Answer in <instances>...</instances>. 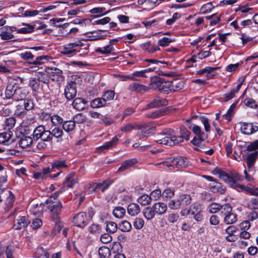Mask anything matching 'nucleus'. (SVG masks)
I'll use <instances>...</instances> for the list:
<instances>
[{"mask_svg":"<svg viewBox=\"0 0 258 258\" xmlns=\"http://www.w3.org/2000/svg\"><path fill=\"white\" fill-rule=\"evenodd\" d=\"M152 207L155 213L158 215H162L165 213L167 209L166 204L162 202L155 203Z\"/></svg>","mask_w":258,"mask_h":258,"instance_id":"obj_22","label":"nucleus"},{"mask_svg":"<svg viewBox=\"0 0 258 258\" xmlns=\"http://www.w3.org/2000/svg\"><path fill=\"white\" fill-rule=\"evenodd\" d=\"M19 86L18 83L15 81H10L8 82L5 91L6 98L10 99L14 97L15 93Z\"/></svg>","mask_w":258,"mask_h":258,"instance_id":"obj_10","label":"nucleus"},{"mask_svg":"<svg viewBox=\"0 0 258 258\" xmlns=\"http://www.w3.org/2000/svg\"><path fill=\"white\" fill-rule=\"evenodd\" d=\"M257 156L258 151H255L252 153L247 154L245 160L247 164L248 172H254V165L255 164Z\"/></svg>","mask_w":258,"mask_h":258,"instance_id":"obj_11","label":"nucleus"},{"mask_svg":"<svg viewBox=\"0 0 258 258\" xmlns=\"http://www.w3.org/2000/svg\"><path fill=\"white\" fill-rule=\"evenodd\" d=\"M68 165L67 164V160L62 158L54 160L51 164V167H49L50 173L58 171L57 173L50 175L51 178H56L58 177L63 176V174L61 171V169L67 168Z\"/></svg>","mask_w":258,"mask_h":258,"instance_id":"obj_2","label":"nucleus"},{"mask_svg":"<svg viewBox=\"0 0 258 258\" xmlns=\"http://www.w3.org/2000/svg\"><path fill=\"white\" fill-rule=\"evenodd\" d=\"M162 79L158 76H154L151 78V82L148 88L154 90L159 91L162 84Z\"/></svg>","mask_w":258,"mask_h":258,"instance_id":"obj_18","label":"nucleus"},{"mask_svg":"<svg viewBox=\"0 0 258 258\" xmlns=\"http://www.w3.org/2000/svg\"><path fill=\"white\" fill-rule=\"evenodd\" d=\"M87 230L92 234L97 235L101 232V227L100 225L93 223L87 228Z\"/></svg>","mask_w":258,"mask_h":258,"instance_id":"obj_45","label":"nucleus"},{"mask_svg":"<svg viewBox=\"0 0 258 258\" xmlns=\"http://www.w3.org/2000/svg\"><path fill=\"white\" fill-rule=\"evenodd\" d=\"M128 89L132 92H136L141 94L144 93L149 90L148 86L137 82L130 84L128 87Z\"/></svg>","mask_w":258,"mask_h":258,"instance_id":"obj_12","label":"nucleus"},{"mask_svg":"<svg viewBox=\"0 0 258 258\" xmlns=\"http://www.w3.org/2000/svg\"><path fill=\"white\" fill-rule=\"evenodd\" d=\"M221 205L216 203H212L208 207V211L210 213H216L221 210Z\"/></svg>","mask_w":258,"mask_h":258,"instance_id":"obj_61","label":"nucleus"},{"mask_svg":"<svg viewBox=\"0 0 258 258\" xmlns=\"http://www.w3.org/2000/svg\"><path fill=\"white\" fill-rule=\"evenodd\" d=\"M138 202L142 205H148L151 202V198L147 195L141 196L138 200Z\"/></svg>","mask_w":258,"mask_h":258,"instance_id":"obj_59","label":"nucleus"},{"mask_svg":"<svg viewBox=\"0 0 258 258\" xmlns=\"http://www.w3.org/2000/svg\"><path fill=\"white\" fill-rule=\"evenodd\" d=\"M26 96V93L25 90L18 86L13 99L16 100H22L25 98Z\"/></svg>","mask_w":258,"mask_h":258,"instance_id":"obj_52","label":"nucleus"},{"mask_svg":"<svg viewBox=\"0 0 258 258\" xmlns=\"http://www.w3.org/2000/svg\"><path fill=\"white\" fill-rule=\"evenodd\" d=\"M174 41V39H172L168 37H164L162 39H160L158 41V44L159 46L162 47H166L169 45V44Z\"/></svg>","mask_w":258,"mask_h":258,"instance_id":"obj_57","label":"nucleus"},{"mask_svg":"<svg viewBox=\"0 0 258 258\" xmlns=\"http://www.w3.org/2000/svg\"><path fill=\"white\" fill-rule=\"evenodd\" d=\"M22 25L24 26L22 28H17L14 27V30L18 33L26 34L30 33L33 31L34 27L29 24L23 23Z\"/></svg>","mask_w":258,"mask_h":258,"instance_id":"obj_26","label":"nucleus"},{"mask_svg":"<svg viewBox=\"0 0 258 258\" xmlns=\"http://www.w3.org/2000/svg\"><path fill=\"white\" fill-rule=\"evenodd\" d=\"M214 8L215 6L212 2H209L202 6L201 8V11L204 14H207L210 13Z\"/></svg>","mask_w":258,"mask_h":258,"instance_id":"obj_54","label":"nucleus"},{"mask_svg":"<svg viewBox=\"0 0 258 258\" xmlns=\"http://www.w3.org/2000/svg\"><path fill=\"white\" fill-rule=\"evenodd\" d=\"M87 101L81 98H77L74 100L72 103V106L74 108L80 111L83 110L86 106Z\"/></svg>","mask_w":258,"mask_h":258,"instance_id":"obj_21","label":"nucleus"},{"mask_svg":"<svg viewBox=\"0 0 258 258\" xmlns=\"http://www.w3.org/2000/svg\"><path fill=\"white\" fill-rule=\"evenodd\" d=\"M167 167L176 166L178 168H185L188 165L186 159L182 157H177L174 159H169L167 161L160 163Z\"/></svg>","mask_w":258,"mask_h":258,"instance_id":"obj_3","label":"nucleus"},{"mask_svg":"<svg viewBox=\"0 0 258 258\" xmlns=\"http://www.w3.org/2000/svg\"><path fill=\"white\" fill-rule=\"evenodd\" d=\"M167 220L169 223H175L177 222L179 218L177 213H170L166 216Z\"/></svg>","mask_w":258,"mask_h":258,"instance_id":"obj_62","label":"nucleus"},{"mask_svg":"<svg viewBox=\"0 0 258 258\" xmlns=\"http://www.w3.org/2000/svg\"><path fill=\"white\" fill-rule=\"evenodd\" d=\"M229 177H230L233 181V184L232 185L231 184L229 183H227L231 187H232L233 188L236 189L238 190H245V187L241 184H239V183H237L236 182L237 181H242L243 179V177L240 175L238 173L234 171L232 172L230 174V175L229 174Z\"/></svg>","mask_w":258,"mask_h":258,"instance_id":"obj_6","label":"nucleus"},{"mask_svg":"<svg viewBox=\"0 0 258 258\" xmlns=\"http://www.w3.org/2000/svg\"><path fill=\"white\" fill-rule=\"evenodd\" d=\"M49 173H50L49 167H47L43 168L41 171L34 172L33 177L36 179H43Z\"/></svg>","mask_w":258,"mask_h":258,"instance_id":"obj_37","label":"nucleus"},{"mask_svg":"<svg viewBox=\"0 0 258 258\" xmlns=\"http://www.w3.org/2000/svg\"><path fill=\"white\" fill-rule=\"evenodd\" d=\"M13 142V133L11 131H9L0 134V144L9 146Z\"/></svg>","mask_w":258,"mask_h":258,"instance_id":"obj_13","label":"nucleus"},{"mask_svg":"<svg viewBox=\"0 0 258 258\" xmlns=\"http://www.w3.org/2000/svg\"><path fill=\"white\" fill-rule=\"evenodd\" d=\"M210 190L213 192H218L223 194L225 191V188L222 186L219 182L214 181L209 185Z\"/></svg>","mask_w":258,"mask_h":258,"instance_id":"obj_25","label":"nucleus"},{"mask_svg":"<svg viewBox=\"0 0 258 258\" xmlns=\"http://www.w3.org/2000/svg\"><path fill=\"white\" fill-rule=\"evenodd\" d=\"M106 102L102 97H98L91 101L90 106L93 108H97L103 107L106 105Z\"/></svg>","mask_w":258,"mask_h":258,"instance_id":"obj_34","label":"nucleus"},{"mask_svg":"<svg viewBox=\"0 0 258 258\" xmlns=\"http://www.w3.org/2000/svg\"><path fill=\"white\" fill-rule=\"evenodd\" d=\"M47 208L51 214L52 218L54 217H58V215L61 212L62 207L61 203L58 202H53L51 200H48L47 201Z\"/></svg>","mask_w":258,"mask_h":258,"instance_id":"obj_5","label":"nucleus"},{"mask_svg":"<svg viewBox=\"0 0 258 258\" xmlns=\"http://www.w3.org/2000/svg\"><path fill=\"white\" fill-rule=\"evenodd\" d=\"M167 101L165 99L159 97H156L150 105L151 107H159L161 106L165 105Z\"/></svg>","mask_w":258,"mask_h":258,"instance_id":"obj_44","label":"nucleus"},{"mask_svg":"<svg viewBox=\"0 0 258 258\" xmlns=\"http://www.w3.org/2000/svg\"><path fill=\"white\" fill-rule=\"evenodd\" d=\"M45 127L43 125H39L36 127L33 131V138L35 140H38L43 137L44 133L45 132Z\"/></svg>","mask_w":258,"mask_h":258,"instance_id":"obj_31","label":"nucleus"},{"mask_svg":"<svg viewBox=\"0 0 258 258\" xmlns=\"http://www.w3.org/2000/svg\"><path fill=\"white\" fill-rule=\"evenodd\" d=\"M111 182L109 181H105L103 183H96L95 186V190H101L103 192L107 189L108 187L111 185Z\"/></svg>","mask_w":258,"mask_h":258,"instance_id":"obj_51","label":"nucleus"},{"mask_svg":"<svg viewBox=\"0 0 258 258\" xmlns=\"http://www.w3.org/2000/svg\"><path fill=\"white\" fill-rule=\"evenodd\" d=\"M113 50L112 45L109 44L102 47H98L95 49V51L102 54H107L111 53Z\"/></svg>","mask_w":258,"mask_h":258,"instance_id":"obj_39","label":"nucleus"},{"mask_svg":"<svg viewBox=\"0 0 258 258\" xmlns=\"http://www.w3.org/2000/svg\"><path fill=\"white\" fill-rule=\"evenodd\" d=\"M186 125L192 130V132L202 140H206L208 138V134L202 130L201 127L195 124L190 123L189 120H186Z\"/></svg>","mask_w":258,"mask_h":258,"instance_id":"obj_8","label":"nucleus"},{"mask_svg":"<svg viewBox=\"0 0 258 258\" xmlns=\"http://www.w3.org/2000/svg\"><path fill=\"white\" fill-rule=\"evenodd\" d=\"M224 216V222L226 224H233L237 220V215L232 212Z\"/></svg>","mask_w":258,"mask_h":258,"instance_id":"obj_43","label":"nucleus"},{"mask_svg":"<svg viewBox=\"0 0 258 258\" xmlns=\"http://www.w3.org/2000/svg\"><path fill=\"white\" fill-rule=\"evenodd\" d=\"M98 253L100 258H109L111 254V252L107 247L102 246L99 248Z\"/></svg>","mask_w":258,"mask_h":258,"instance_id":"obj_47","label":"nucleus"},{"mask_svg":"<svg viewBox=\"0 0 258 258\" xmlns=\"http://www.w3.org/2000/svg\"><path fill=\"white\" fill-rule=\"evenodd\" d=\"M108 12L105 8L96 7L90 10V13L95 15V17H99L102 15H106Z\"/></svg>","mask_w":258,"mask_h":258,"instance_id":"obj_35","label":"nucleus"},{"mask_svg":"<svg viewBox=\"0 0 258 258\" xmlns=\"http://www.w3.org/2000/svg\"><path fill=\"white\" fill-rule=\"evenodd\" d=\"M240 124V130L242 134L249 135L258 131V125L253 123L241 122Z\"/></svg>","mask_w":258,"mask_h":258,"instance_id":"obj_9","label":"nucleus"},{"mask_svg":"<svg viewBox=\"0 0 258 258\" xmlns=\"http://www.w3.org/2000/svg\"><path fill=\"white\" fill-rule=\"evenodd\" d=\"M119 229L123 232H128L132 229V225L129 222L124 220L119 224Z\"/></svg>","mask_w":258,"mask_h":258,"instance_id":"obj_55","label":"nucleus"},{"mask_svg":"<svg viewBox=\"0 0 258 258\" xmlns=\"http://www.w3.org/2000/svg\"><path fill=\"white\" fill-rule=\"evenodd\" d=\"M77 41L66 44L63 46L61 50V53L72 56L77 54Z\"/></svg>","mask_w":258,"mask_h":258,"instance_id":"obj_7","label":"nucleus"},{"mask_svg":"<svg viewBox=\"0 0 258 258\" xmlns=\"http://www.w3.org/2000/svg\"><path fill=\"white\" fill-rule=\"evenodd\" d=\"M143 213L144 217L148 220H150L154 217L155 212L153 207H147L143 210Z\"/></svg>","mask_w":258,"mask_h":258,"instance_id":"obj_38","label":"nucleus"},{"mask_svg":"<svg viewBox=\"0 0 258 258\" xmlns=\"http://www.w3.org/2000/svg\"><path fill=\"white\" fill-rule=\"evenodd\" d=\"M247 208L250 210H258V198L249 200L247 203Z\"/></svg>","mask_w":258,"mask_h":258,"instance_id":"obj_58","label":"nucleus"},{"mask_svg":"<svg viewBox=\"0 0 258 258\" xmlns=\"http://www.w3.org/2000/svg\"><path fill=\"white\" fill-rule=\"evenodd\" d=\"M48 73L50 74L52 80L59 81L62 78L61 70L56 68H48Z\"/></svg>","mask_w":258,"mask_h":258,"instance_id":"obj_24","label":"nucleus"},{"mask_svg":"<svg viewBox=\"0 0 258 258\" xmlns=\"http://www.w3.org/2000/svg\"><path fill=\"white\" fill-rule=\"evenodd\" d=\"M120 137V135H117L114 137L110 141L105 142L103 145L97 148L98 150L101 151H105L110 148L113 147L117 145L118 143L119 138Z\"/></svg>","mask_w":258,"mask_h":258,"instance_id":"obj_15","label":"nucleus"},{"mask_svg":"<svg viewBox=\"0 0 258 258\" xmlns=\"http://www.w3.org/2000/svg\"><path fill=\"white\" fill-rule=\"evenodd\" d=\"M77 94L76 84H68L64 90V95L68 100H72L75 98Z\"/></svg>","mask_w":258,"mask_h":258,"instance_id":"obj_16","label":"nucleus"},{"mask_svg":"<svg viewBox=\"0 0 258 258\" xmlns=\"http://www.w3.org/2000/svg\"><path fill=\"white\" fill-rule=\"evenodd\" d=\"M29 85L34 92H37L40 88L39 82L37 78H31L29 80Z\"/></svg>","mask_w":258,"mask_h":258,"instance_id":"obj_48","label":"nucleus"},{"mask_svg":"<svg viewBox=\"0 0 258 258\" xmlns=\"http://www.w3.org/2000/svg\"><path fill=\"white\" fill-rule=\"evenodd\" d=\"M51 138L54 137L59 140H62V137L63 133L61 129L59 127H55L51 131H50Z\"/></svg>","mask_w":258,"mask_h":258,"instance_id":"obj_42","label":"nucleus"},{"mask_svg":"<svg viewBox=\"0 0 258 258\" xmlns=\"http://www.w3.org/2000/svg\"><path fill=\"white\" fill-rule=\"evenodd\" d=\"M168 207L170 209L174 210L181 208L178 198L170 200L168 203Z\"/></svg>","mask_w":258,"mask_h":258,"instance_id":"obj_63","label":"nucleus"},{"mask_svg":"<svg viewBox=\"0 0 258 258\" xmlns=\"http://www.w3.org/2000/svg\"><path fill=\"white\" fill-rule=\"evenodd\" d=\"M252 10V8L248 7L247 6L243 5L235 9V12L237 15L242 16L243 17L246 16V14L250 13Z\"/></svg>","mask_w":258,"mask_h":258,"instance_id":"obj_32","label":"nucleus"},{"mask_svg":"<svg viewBox=\"0 0 258 258\" xmlns=\"http://www.w3.org/2000/svg\"><path fill=\"white\" fill-rule=\"evenodd\" d=\"M30 223L26 216H19L14 221V228L19 230L26 227Z\"/></svg>","mask_w":258,"mask_h":258,"instance_id":"obj_14","label":"nucleus"},{"mask_svg":"<svg viewBox=\"0 0 258 258\" xmlns=\"http://www.w3.org/2000/svg\"><path fill=\"white\" fill-rule=\"evenodd\" d=\"M14 27L10 28H2V31L0 33V37L2 40H7L14 38L12 32L14 30Z\"/></svg>","mask_w":258,"mask_h":258,"instance_id":"obj_19","label":"nucleus"},{"mask_svg":"<svg viewBox=\"0 0 258 258\" xmlns=\"http://www.w3.org/2000/svg\"><path fill=\"white\" fill-rule=\"evenodd\" d=\"M197 118L203 123L206 133H209L211 130V125L209 119L205 116L197 117Z\"/></svg>","mask_w":258,"mask_h":258,"instance_id":"obj_41","label":"nucleus"},{"mask_svg":"<svg viewBox=\"0 0 258 258\" xmlns=\"http://www.w3.org/2000/svg\"><path fill=\"white\" fill-rule=\"evenodd\" d=\"M181 208H183L189 205L191 202V197L189 195L182 194L178 198Z\"/></svg>","mask_w":258,"mask_h":258,"instance_id":"obj_27","label":"nucleus"},{"mask_svg":"<svg viewBox=\"0 0 258 258\" xmlns=\"http://www.w3.org/2000/svg\"><path fill=\"white\" fill-rule=\"evenodd\" d=\"M74 176V173H71L66 177L64 183L67 184V186L68 187H72L74 185L78 182V180L77 179L73 178Z\"/></svg>","mask_w":258,"mask_h":258,"instance_id":"obj_40","label":"nucleus"},{"mask_svg":"<svg viewBox=\"0 0 258 258\" xmlns=\"http://www.w3.org/2000/svg\"><path fill=\"white\" fill-rule=\"evenodd\" d=\"M76 126L75 122L72 120H66L62 122V128L67 132L72 131Z\"/></svg>","mask_w":258,"mask_h":258,"instance_id":"obj_46","label":"nucleus"},{"mask_svg":"<svg viewBox=\"0 0 258 258\" xmlns=\"http://www.w3.org/2000/svg\"><path fill=\"white\" fill-rule=\"evenodd\" d=\"M244 104L249 107L256 108L258 106L256 102L252 98H246L244 100Z\"/></svg>","mask_w":258,"mask_h":258,"instance_id":"obj_64","label":"nucleus"},{"mask_svg":"<svg viewBox=\"0 0 258 258\" xmlns=\"http://www.w3.org/2000/svg\"><path fill=\"white\" fill-rule=\"evenodd\" d=\"M16 123V119L14 117H9L5 120L4 127L6 130H10L14 127Z\"/></svg>","mask_w":258,"mask_h":258,"instance_id":"obj_53","label":"nucleus"},{"mask_svg":"<svg viewBox=\"0 0 258 258\" xmlns=\"http://www.w3.org/2000/svg\"><path fill=\"white\" fill-rule=\"evenodd\" d=\"M127 212L130 215L135 216L140 212V206L137 204L131 203L127 206Z\"/></svg>","mask_w":258,"mask_h":258,"instance_id":"obj_29","label":"nucleus"},{"mask_svg":"<svg viewBox=\"0 0 258 258\" xmlns=\"http://www.w3.org/2000/svg\"><path fill=\"white\" fill-rule=\"evenodd\" d=\"M33 143V139L31 137L23 136L19 138L18 144L22 149H26L31 146Z\"/></svg>","mask_w":258,"mask_h":258,"instance_id":"obj_20","label":"nucleus"},{"mask_svg":"<svg viewBox=\"0 0 258 258\" xmlns=\"http://www.w3.org/2000/svg\"><path fill=\"white\" fill-rule=\"evenodd\" d=\"M137 162L136 159H130L124 161L118 169V172H123L133 166Z\"/></svg>","mask_w":258,"mask_h":258,"instance_id":"obj_28","label":"nucleus"},{"mask_svg":"<svg viewBox=\"0 0 258 258\" xmlns=\"http://www.w3.org/2000/svg\"><path fill=\"white\" fill-rule=\"evenodd\" d=\"M72 222L74 226L83 229L88 224L89 220L86 213L80 212L74 215Z\"/></svg>","mask_w":258,"mask_h":258,"instance_id":"obj_4","label":"nucleus"},{"mask_svg":"<svg viewBox=\"0 0 258 258\" xmlns=\"http://www.w3.org/2000/svg\"><path fill=\"white\" fill-rule=\"evenodd\" d=\"M214 174H218L219 177L226 183H229L233 185L234 183L232 179L229 177V174L225 172L222 171L221 169L216 168L213 171Z\"/></svg>","mask_w":258,"mask_h":258,"instance_id":"obj_17","label":"nucleus"},{"mask_svg":"<svg viewBox=\"0 0 258 258\" xmlns=\"http://www.w3.org/2000/svg\"><path fill=\"white\" fill-rule=\"evenodd\" d=\"M191 210V214H195L196 213H199L203 212V206L199 203H194L191 205L190 207Z\"/></svg>","mask_w":258,"mask_h":258,"instance_id":"obj_60","label":"nucleus"},{"mask_svg":"<svg viewBox=\"0 0 258 258\" xmlns=\"http://www.w3.org/2000/svg\"><path fill=\"white\" fill-rule=\"evenodd\" d=\"M113 215L117 218H122L125 214V210L121 207H116L113 211Z\"/></svg>","mask_w":258,"mask_h":258,"instance_id":"obj_50","label":"nucleus"},{"mask_svg":"<svg viewBox=\"0 0 258 258\" xmlns=\"http://www.w3.org/2000/svg\"><path fill=\"white\" fill-rule=\"evenodd\" d=\"M159 91L164 94H169L171 92L170 81H166L163 78Z\"/></svg>","mask_w":258,"mask_h":258,"instance_id":"obj_33","label":"nucleus"},{"mask_svg":"<svg viewBox=\"0 0 258 258\" xmlns=\"http://www.w3.org/2000/svg\"><path fill=\"white\" fill-rule=\"evenodd\" d=\"M171 92L178 91L183 88L184 83L183 81L175 80L170 81Z\"/></svg>","mask_w":258,"mask_h":258,"instance_id":"obj_30","label":"nucleus"},{"mask_svg":"<svg viewBox=\"0 0 258 258\" xmlns=\"http://www.w3.org/2000/svg\"><path fill=\"white\" fill-rule=\"evenodd\" d=\"M242 83L243 82H241L237 85L236 88L232 89L230 92L223 95L225 101H228L235 97V94L239 92Z\"/></svg>","mask_w":258,"mask_h":258,"instance_id":"obj_23","label":"nucleus"},{"mask_svg":"<svg viewBox=\"0 0 258 258\" xmlns=\"http://www.w3.org/2000/svg\"><path fill=\"white\" fill-rule=\"evenodd\" d=\"M60 4L59 2H53L51 4L46 5L43 7L40 11L42 13H46L49 11H53L59 7Z\"/></svg>","mask_w":258,"mask_h":258,"instance_id":"obj_36","label":"nucleus"},{"mask_svg":"<svg viewBox=\"0 0 258 258\" xmlns=\"http://www.w3.org/2000/svg\"><path fill=\"white\" fill-rule=\"evenodd\" d=\"M115 93L113 90H107L105 91L102 95V97L106 103L107 101H110L113 99Z\"/></svg>","mask_w":258,"mask_h":258,"instance_id":"obj_56","label":"nucleus"},{"mask_svg":"<svg viewBox=\"0 0 258 258\" xmlns=\"http://www.w3.org/2000/svg\"><path fill=\"white\" fill-rule=\"evenodd\" d=\"M190 132L184 129L180 130V136H176L174 131L171 128L165 130L161 133L160 138L156 142L160 144L169 146L177 145L183 141V140L189 139Z\"/></svg>","mask_w":258,"mask_h":258,"instance_id":"obj_1","label":"nucleus"},{"mask_svg":"<svg viewBox=\"0 0 258 258\" xmlns=\"http://www.w3.org/2000/svg\"><path fill=\"white\" fill-rule=\"evenodd\" d=\"M15 200V199L14 194L12 191H8L7 198L6 201V205L8 210L12 207Z\"/></svg>","mask_w":258,"mask_h":258,"instance_id":"obj_49","label":"nucleus"}]
</instances>
